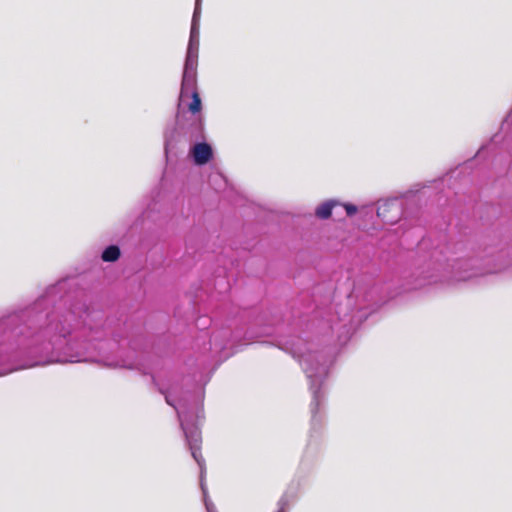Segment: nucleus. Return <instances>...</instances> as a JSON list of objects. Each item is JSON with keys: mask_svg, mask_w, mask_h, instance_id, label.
<instances>
[{"mask_svg": "<svg viewBox=\"0 0 512 512\" xmlns=\"http://www.w3.org/2000/svg\"><path fill=\"white\" fill-rule=\"evenodd\" d=\"M217 176H218L219 178H221L224 182H226V179L224 178V176H223L222 174H217Z\"/></svg>", "mask_w": 512, "mask_h": 512, "instance_id": "20", "label": "nucleus"}, {"mask_svg": "<svg viewBox=\"0 0 512 512\" xmlns=\"http://www.w3.org/2000/svg\"><path fill=\"white\" fill-rule=\"evenodd\" d=\"M206 246L205 233L199 228L191 230L185 240V258H191L193 261L201 259L204 254H209Z\"/></svg>", "mask_w": 512, "mask_h": 512, "instance_id": "10", "label": "nucleus"}, {"mask_svg": "<svg viewBox=\"0 0 512 512\" xmlns=\"http://www.w3.org/2000/svg\"><path fill=\"white\" fill-rule=\"evenodd\" d=\"M185 98L191 99V101L187 104V110L190 113L188 117H200L204 121V116L201 113L203 105L198 91L197 72H182L177 111H180L181 102Z\"/></svg>", "mask_w": 512, "mask_h": 512, "instance_id": "9", "label": "nucleus"}, {"mask_svg": "<svg viewBox=\"0 0 512 512\" xmlns=\"http://www.w3.org/2000/svg\"><path fill=\"white\" fill-rule=\"evenodd\" d=\"M428 184L417 183L398 196L381 198L377 201L376 214L385 224L394 225L402 219L412 218L418 209L419 193Z\"/></svg>", "mask_w": 512, "mask_h": 512, "instance_id": "6", "label": "nucleus"}, {"mask_svg": "<svg viewBox=\"0 0 512 512\" xmlns=\"http://www.w3.org/2000/svg\"><path fill=\"white\" fill-rule=\"evenodd\" d=\"M189 158L199 167L205 166L214 158V149L205 139V128L203 129V137L193 140L189 145Z\"/></svg>", "mask_w": 512, "mask_h": 512, "instance_id": "11", "label": "nucleus"}, {"mask_svg": "<svg viewBox=\"0 0 512 512\" xmlns=\"http://www.w3.org/2000/svg\"><path fill=\"white\" fill-rule=\"evenodd\" d=\"M211 324L212 319L207 315L199 316L195 321L196 327L200 330L207 329Z\"/></svg>", "mask_w": 512, "mask_h": 512, "instance_id": "15", "label": "nucleus"}, {"mask_svg": "<svg viewBox=\"0 0 512 512\" xmlns=\"http://www.w3.org/2000/svg\"><path fill=\"white\" fill-rule=\"evenodd\" d=\"M351 303H352V297H351V295H349V296L347 297V304H346V305H347V307H348V306H350V305H351Z\"/></svg>", "mask_w": 512, "mask_h": 512, "instance_id": "18", "label": "nucleus"}, {"mask_svg": "<svg viewBox=\"0 0 512 512\" xmlns=\"http://www.w3.org/2000/svg\"><path fill=\"white\" fill-rule=\"evenodd\" d=\"M341 207L344 208L345 212H346V215L348 217H353L357 214L358 212V206L353 204V203H350V202H342V204H340Z\"/></svg>", "mask_w": 512, "mask_h": 512, "instance_id": "16", "label": "nucleus"}, {"mask_svg": "<svg viewBox=\"0 0 512 512\" xmlns=\"http://www.w3.org/2000/svg\"><path fill=\"white\" fill-rule=\"evenodd\" d=\"M261 335H272L274 333L273 329L270 327H263L261 331L259 332Z\"/></svg>", "mask_w": 512, "mask_h": 512, "instance_id": "17", "label": "nucleus"}, {"mask_svg": "<svg viewBox=\"0 0 512 512\" xmlns=\"http://www.w3.org/2000/svg\"><path fill=\"white\" fill-rule=\"evenodd\" d=\"M501 129H507L505 137L500 134H494L488 142L482 144L475 155L460 164L462 169L471 167L476 160L484 162L485 167H492L499 174L512 172V109L503 120Z\"/></svg>", "mask_w": 512, "mask_h": 512, "instance_id": "4", "label": "nucleus"}, {"mask_svg": "<svg viewBox=\"0 0 512 512\" xmlns=\"http://www.w3.org/2000/svg\"><path fill=\"white\" fill-rule=\"evenodd\" d=\"M342 201L336 198L327 199L315 208L314 214L320 220H328L336 207H340Z\"/></svg>", "mask_w": 512, "mask_h": 512, "instance_id": "12", "label": "nucleus"}, {"mask_svg": "<svg viewBox=\"0 0 512 512\" xmlns=\"http://www.w3.org/2000/svg\"><path fill=\"white\" fill-rule=\"evenodd\" d=\"M121 248L118 244H109L101 252V260L106 263H115L121 257Z\"/></svg>", "mask_w": 512, "mask_h": 512, "instance_id": "14", "label": "nucleus"}, {"mask_svg": "<svg viewBox=\"0 0 512 512\" xmlns=\"http://www.w3.org/2000/svg\"><path fill=\"white\" fill-rule=\"evenodd\" d=\"M203 129L204 121L200 117H187L185 112L177 111L174 120L166 124L163 132L166 159L183 153L193 140L201 139Z\"/></svg>", "mask_w": 512, "mask_h": 512, "instance_id": "5", "label": "nucleus"}, {"mask_svg": "<svg viewBox=\"0 0 512 512\" xmlns=\"http://www.w3.org/2000/svg\"><path fill=\"white\" fill-rule=\"evenodd\" d=\"M216 273L218 275L215 278L214 281V288L219 291V293H227L231 290V284L226 276L227 274V268L224 265L223 267H220Z\"/></svg>", "mask_w": 512, "mask_h": 512, "instance_id": "13", "label": "nucleus"}, {"mask_svg": "<svg viewBox=\"0 0 512 512\" xmlns=\"http://www.w3.org/2000/svg\"><path fill=\"white\" fill-rule=\"evenodd\" d=\"M274 345L296 359L308 379L312 394L311 427L299 468L301 471H309L318 461L321 451L320 437L324 425L326 401L323 386L334 363V356L328 348L316 351L308 349L307 342L299 335L279 336Z\"/></svg>", "mask_w": 512, "mask_h": 512, "instance_id": "3", "label": "nucleus"}, {"mask_svg": "<svg viewBox=\"0 0 512 512\" xmlns=\"http://www.w3.org/2000/svg\"><path fill=\"white\" fill-rule=\"evenodd\" d=\"M95 301L86 275H68L29 303L8 309L0 317V376L50 363L135 369L134 341L116 332V319L106 317Z\"/></svg>", "mask_w": 512, "mask_h": 512, "instance_id": "1", "label": "nucleus"}, {"mask_svg": "<svg viewBox=\"0 0 512 512\" xmlns=\"http://www.w3.org/2000/svg\"><path fill=\"white\" fill-rule=\"evenodd\" d=\"M202 11V0H195L194 11L191 20L190 34L186 55L184 59L183 72H197L198 54L200 42V18Z\"/></svg>", "mask_w": 512, "mask_h": 512, "instance_id": "8", "label": "nucleus"}, {"mask_svg": "<svg viewBox=\"0 0 512 512\" xmlns=\"http://www.w3.org/2000/svg\"><path fill=\"white\" fill-rule=\"evenodd\" d=\"M384 284L379 285L375 284L371 286L365 293V300L368 302L367 306H358L353 307L349 311H343L342 305L337 307L336 313L338 314V318L343 321L346 316L351 315L350 323L355 321V318L358 319V324H361L365 321L368 316L375 312L378 308L383 306L389 299L393 298L392 294L382 295V290L384 289Z\"/></svg>", "mask_w": 512, "mask_h": 512, "instance_id": "7", "label": "nucleus"}, {"mask_svg": "<svg viewBox=\"0 0 512 512\" xmlns=\"http://www.w3.org/2000/svg\"><path fill=\"white\" fill-rule=\"evenodd\" d=\"M463 246L467 253L453 259L444 257L442 251L434 249L421 269V285H451L472 278L498 274L512 266V246L503 244L500 236L494 231L481 233Z\"/></svg>", "mask_w": 512, "mask_h": 512, "instance_id": "2", "label": "nucleus"}, {"mask_svg": "<svg viewBox=\"0 0 512 512\" xmlns=\"http://www.w3.org/2000/svg\"><path fill=\"white\" fill-rule=\"evenodd\" d=\"M458 170V168H456L455 170L451 171V176L450 178L454 177V174L456 173V171Z\"/></svg>", "mask_w": 512, "mask_h": 512, "instance_id": "19", "label": "nucleus"}]
</instances>
